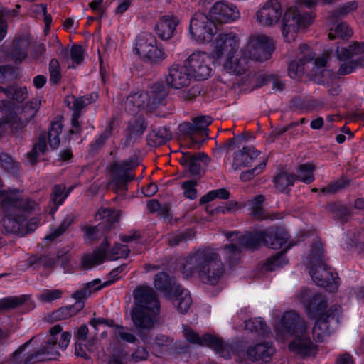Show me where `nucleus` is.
Listing matches in <instances>:
<instances>
[{
  "label": "nucleus",
  "mask_w": 364,
  "mask_h": 364,
  "mask_svg": "<svg viewBox=\"0 0 364 364\" xmlns=\"http://www.w3.org/2000/svg\"><path fill=\"white\" fill-rule=\"evenodd\" d=\"M94 100L95 99L92 95L84 96L74 100L71 107L73 110L71 118L73 129L70 131L71 134H77L80 132L81 129L78 122L80 117V111Z\"/></svg>",
  "instance_id": "obj_33"
},
{
  "label": "nucleus",
  "mask_w": 364,
  "mask_h": 364,
  "mask_svg": "<svg viewBox=\"0 0 364 364\" xmlns=\"http://www.w3.org/2000/svg\"><path fill=\"white\" fill-rule=\"evenodd\" d=\"M74 218L75 217L73 215H66L63 220L61 222L60 226L53 230L50 234L46 235L45 237V240L53 241L62 235L73 223Z\"/></svg>",
  "instance_id": "obj_49"
},
{
  "label": "nucleus",
  "mask_w": 364,
  "mask_h": 364,
  "mask_svg": "<svg viewBox=\"0 0 364 364\" xmlns=\"http://www.w3.org/2000/svg\"><path fill=\"white\" fill-rule=\"evenodd\" d=\"M352 36V31L345 23H341L336 26L334 30L331 29L328 38L331 40L336 37L341 38H348Z\"/></svg>",
  "instance_id": "obj_56"
},
{
  "label": "nucleus",
  "mask_w": 364,
  "mask_h": 364,
  "mask_svg": "<svg viewBox=\"0 0 364 364\" xmlns=\"http://www.w3.org/2000/svg\"><path fill=\"white\" fill-rule=\"evenodd\" d=\"M240 48V38L233 32L220 33L213 42V55L216 59L237 53Z\"/></svg>",
  "instance_id": "obj_16"
},
{
  "label": "nucleus",
  "mask_w": 364,
  "mask_h": 364,
  "mask_svg": "<svg viewBox=\"0 0 364 364\" xmlns=\"http://www.w3.org/2000/svg\"><path fill=\"white\" fill-rule=\"evenodd\" d=\"M27 299V296H9L0 299V311H8L22 305Z\"/></svg>",
  "instance_id": "obj_47"
},
{
  "label": "nucleus",
  "mask_w": 364,
  "mask_h": 364,
  "mask_svg": "<svg viewBox=\"0 0 364 364\" xmlns=\"http://www.w3.org/2000/svg\"><path fill=\"white\" fill-rule=\"evenodd\" d=\"M0 164L9 173L16 174L18 172L19 164L14 161L12 158L6 153L0 154Z\"/></svg>",
  "instance_id": "obj_58"
},
{
  "label": "nucleus",
  "mask_w": 364,
  "mask_h": 364,
  "mask_svg": "<svg viewBox=\"0 0 364 364\" xmlns=\"http://www.w3.org/2000/svg\"><path fill=\"white\" fill-rule=\"evenodd\" d=\"M222 250L223 254L230 265H234L237 263L240 259L242 249L240 245H238L236 238L232 239L230 243L225 245Z\"/></svg>",
  "instance_id": "obj_39"
},
{
  "label": "nucleus",
  "mask_w": 364,
  "mask_h": 364,
  "mask_svg": "<svg viewBox=\"0 0 364 364\" xmlns=\"http://www.w3.org/2000/svg\"><path fill=\"white\" fill-rule=\"evenodd\" d=\"M282 15V9L278 0H267L255 14L258 23L264 27L273 26Z\"/></svg>",
  "instance_id": "obj_17"
},
{
  "label": "nucleus",
  "mask_w": 364,
  "mask_h": 364,
  "mask_svg": "<svg viewBox=\"0 0 364 364\" xmlns=\"http://www.w3.org/2000/svg\"><path fill=\"white\" fill-rule=\"evenodd\" d=\"M149 99V95H146V92H137L131 94L127 97L125 101V110L131 114H134L137 112L139 109L147 108L151 109Z\"/></svg>",
  "instance_id": "obj_30"
},
{
  "label": "nucleus",
  "mask_w": 364,
  "mask_h": 364,
  "mask_svg": "<svg viewBox=\"0 0 364 364\" xmlns=\"http://www.w3.org/2000/svg\"><path fill=\"white\" fill-rule=\"evenodd\" d=\"M171 138V132L166 127H160L156 130L151 131L146 137L148 145L151 146H159Z\"/></svg>",
  "instance_id": "obj_37"
},
{
  "label": "nucleus",
  "mask_w": 364,
  "mask_h": 364,
  "mask_svg": "<svg viewBox=\"0 0 364 364\" xmlns=\"http://www.w3.org/2000/svg\"><path fill=\"white\" fill-rule=\"evenodd\" d=\"M245 328L252 332L257 333L259 335L262 336H265L269 333L267 324L261 318H255L246 321Z\"/></svg>",
  "instance_id": "obj_46"
},
{
  "label": "nucleus",
  "mask_w": 364,
  "mask_h": 364,
  "mask_svg": "<svg viewBox=\"0 0 364 364\" xmlns=\"http://www.w3.org/2000/svg\"><path fill=\"white\" fill-rule=\"evenodd\" d=\"M217 33V27L213 21L205 14L195 13L189 23V34L198 43H208L212 41Z\"/></svg>",
  "instance_id": "obj_9"
},
{
  "label": "nucleus",
  "mask_w": 364,
  "mask_h": 364,
  "mask_svg": "<svg viewBox=\"0 0 364 364\" xmlns=\"http://www.w3.org/2000/svg\"><path fill=\"white\" fill-rule=\"evenodd\" d=\"M134 51L144 61L154 65L160 64L167 58L162 46L150 33H141L137 36Z\"/></svg>",
  "instance_id": "obj_7"
},
{
  "label": "nucleus",
  "mask_w": 364,
  "mask_h": 364,
  "mask_svg": "<svg viewBox=\"0 0 364 364\" xmlns=\"http://www.w3.org/2000/svg\"><path fill=\"white\" fill-rule=\"evenodd\" d=\"M63 126L59 122H54L51 124L48 134H41L38 141L34 144L32 150L28 153V159L31 165L37 163L39 154H45L47 150L46 140L48 138L49 144L53 149H57L60 145L59 135L62 132Z\"/></svg>",
  "instance_id": "obj_11"
},
{
  "label": "nucleus",
  "mask_w": 364,
  "mask_h": 364,
  "mask_svg": "<svg viewBox=\"0 0 364 364\" xmlns=\"http://www.w3.org/2000/svg\"><path fill=\"white\" fill-rule=\"evenodd\" d=\"M33 339V337L26 342L23 345L21 346L14 353V358L19 364H34L37 362L55 360L58 356H59V353L55 350L56 345H48L47 341L46 346L42 347L41 349L34 353H28L23 358L18 360L20 354L30 345Z\"/></svg>",
  "instance_id": "obj_14"
},
{
  "label": "nucleus",
  "mask_w": 364,
  "mask_h": 364,
  "mask_svg": "<svg viewBox=\"0 0 364 364\" xmlns=\"http://www.w3.org/2000/svg\"><path fill=\"white\" fill-rule=\"evenodd\" d=\"M238 245H240L242 249H257L261 243L264 244V233L263 231H257L248 232L245 235H241L236 237Z\"/></svg>",
  "instance_id": "obj_35"
},
{
  "label": "nucleus",
  "mask_w": 364,
  "mask_h": 364,
  "mask_svg": "<svg viewBox=\"0 0 364 364\" xmlns=\"http://www.w3.org/2000/svg\"><path fill=\"white\" fill-rule=\"evenodd\" d=\"M107 247H108V242L105 239L93 252L85 255L81 260L82 267L85 269H90L96 265L101 264L106 257Z\"/></svg>",
  "instance_id": "obj_32"
},
{
  "label": "nucleus",
  "mask_w": 364,
  "mask_h": 364,
  "mask_svg": "<svg viewBox=\"0 0 364 364\" xmlns=\"http://www.w3.org/2000/svg\"><path fill=\"white\" fill-rule=\"evenodd\" d=\"M192 78V75L183 63V66L172 65L168 70V75L166 81L168 87L173 89H181L188 86Z\"/></svg>",
  "instance_id": "obj_20"
},
{
  "label": "nucleus",
  "mask_w": 364,
  "mask_h": 364,
  "mask_svg": "<svg viewBox=\"0 0 364 364\" xmlns=\"http://www.w3.org/2000/svg\"><path fill=\"white\" fill-rule=\"evenodd\" d=\"M340 311V306H335L333 310L331 308L328 311L322 314L315 322L312 328L313 338L316 342H323L325 338L329 335V322L331 320H337L336 314Z\"/></svg>",
  "instance_id": "obj_21"
},
{
  "label": "nucleus",
  "mask_w": 364,
  "mask_h": 364,
  "mask_svg": "<svg viewBox=\"0 0 364 364\" xmlns=\"http://www.w3.org/2000/svg\"><path fill=\"white\" fill-rule=\"evenodd\" d=\"M107 249V247H106ZM129 250L126 245L116 244L109 251L106 250V257L109 260H116L119 258L127 257Z\"/></svg>",
  "instance_id": "obj_53"
},
{
  "label": "nucleus",
  "mask_w": 364,
  "mask_h": 364,
  "mask_svg": "<svg viewBox=\"0 0 364 364\" xmlns=\"http://www.w3.org/2000/svg\"><path fill=\"white\" fill-rule=\"evenodd\" d=\"M274 50L273 40L266 35L255 33L250 36L246 53L252 59L264 61L269 59Z\"/></svg>",
  "instance_id": "obj_12"
},
{
  "label": "nucleus",
  "mask_w": 364,
  "mask_h": 364,
  "mask_svg": "<svg viewBox=\"0 0 364 364\" xmlns=\"http://www.w3.org/2000/svg\"><path fill=\"white\" fill-rule=\"evenodd\" d=\"M212 20L219 23H228L240 18L237 7L232 3L221 1L215 2L210 9Z\"/></svg>",
  "instance_id": "obj_19"
},
{
  "label": "nucleus",
  "mask_w": 364,
  "mask_h": 364,
  "mask_svg": "<svg viewBox=\"0 0 364 364\" xmlns=\"http://www.w3.org/2000/svg\"><path fill=\"white\" fill-rule=\"evenodd\" d=\"M184 63L193 77L198 80L207 79L213 72V60L210 54L206 52H193Z\"/></svg>",
  "instance_id": "obj_10"
},
{
  "label": "nucleus",
  "mask_w": 364,
  "mask_h": 364,
  "mask_svg": "<svg viewBox=\"0 0 364 364\" xmlns=\"http://www.w3.org/2000/svg\"><path fill=\"white\" fill-rule=\"evenodd\" d=\"M327 259L320 239L316 237L311 246L306 266L316 285L326 288L330 292H333L338 289L339 278L337 273L333 272L328 266Z\"/></svg>",
  "instance_id": "obj_5"
},
{
  "label": "nucleus",
  "mask_w": 364,
  "mask_h": 364,
  "mask_svg": "<svg viewBox=\"0 0 364 364\" xmlns=\"http://www.w3.org/2000/svg\"><path fill=\"white\" fill-rule=\"evenodd\" d=\"M299 48L302 56L298 60H292L288 65V74L291 78L301 77L306 71V64L311 62L314 58V54L309 46L301 45Z\"/></svg>",
  "instance_id": "obj_22"
},
{
  "label": "nucleus",
  "mask_w": 364,
  "mask_h": 364,
  "mask_svg": "<svg viewBox=\"0 0 364 364\" xmlns=\"http://www.w3.org/2000/svg\"><path fill=\"white\" fill-rule=\"evenodd\" d=\"M193 122H184L178 126L180 133L191 136L194 134L206 131L213 119L210 116H198L193 119Z\"/></svg>",
  "instance_id": "obj_27"
},
{
  "label": "nucleus",
  "mask_w": 364,
  "mask_h": 364,
  "mask_svg": "<svg viewBox=\"0 0 364 364\" xmlns=\"http://www.w3.org/2000/svg\"><path fill=\"white\" fill-rule=\"evenodd\" d=\"M328 210L338 217L342 223H346L348 218L351 216L350 210L345 205L339 203L329 204Z\"/></svg>",
  "instance_id": "obj_55"
},
{
  "label": "nucleus",
  "mask_w": 364,
  "mask_h": 364,
  "mask_svg": "<svg viewBox=\"0 0 364 364\" xmlns=\"http://www.w3.org/2000/svg\"><path fill=\"white\" fill-rule=\"evenodd\" d=\"M134 300L131 316L135 327L140 330L152 328L160 312L156 291L151 287H139L134 293Z\"/></svg>",
  "instance_id": "obj_4"
},
{
  "label": "nucleus",
  "mask_w": 364,
  "mask_h": 364,
  "mask_svg": "<svg viewBox=\"0 0 364 364\" xmlns=\"http://www.w3.org/2000/svg\"><path fill=\"white\" fill-rule=\"evenodd\" d=\"M139 165L138 158L132 157L121 162L114 161L109 166L112 175L111 185L117 194L124 195L127 191V184L134 178L132 173Z\"/></svg>",
  "instance_id": "obj_8"
},
{
  "label": "nucleus",
  "mask_w": 364,
  "mask_h": 364,
  "mask_svg": "<svg viewBox=\"0 0 364 364\" xmlns=\"http://www.w3.org/2000/svg\"><path fill=\"white\" fill-rule=\"evenodd\" d=\"M263 233L264 245L272 249L281 248L287 242L288 234L282 228H270Z\"/></svg>",
  "instance_id": "obj_29"
},
{
  "label": "nucleus",
  "mask_w": 364,
  "mask_h": 364,
  "mask_svg": "<svg viewBox=\"0 0 364 364\" xmlns=\"http://www.w3.org/2000/svg\"><path fill=\"white\" fill-rule=\"evenodd\" d=\"M364 66V58L360 57L355 60L342 63L338 70V74L346 75L351 73L356 68Z\"/></svg>",
  "instance_id": "obj_57"
},
{
  "label": "nucleus",
  "mask_w": 364,
  "mask_h": 364,
  "mask_svg": "<svg viewBox=\"0 0 364 364\" xmlns=\"http://www.w3.org/2000/svg\"><path fill=\"white\" fill-rule=\"evenodd\" d=\"M196 185L197 182L192 180L182 183L181 187L184 190L183 194L186 198L193 200L197 197Z\"/></svg>",
  "instance_id": "obj_63"
},
{
  "label": "nucleus",
  "mask_w": 364,
  "mask_h": 364,
  "mask_svg": "<svg viewBox=\"0 0 364 364\" xmlns=\"http://www.w3.org/2000/svg\"><path fill=\"white\" fill-rule=\"evenodd\" d=\"M314 170V166L310 164H301L299 166L297 170L298 175L296 179L301 180L305 183H311L314 180L313 171Z\"/></svg>",
  "instance_id": "obj_51"
},
{
  "label": "nucleus",
  "mask_w": 364,
  "mask_h": 364,
  "mask_svg": "<svg viewBox=\"0 0 364 364\" xmlns=\"http://www.w3.org/2000/svg\"><path fill=\"white\" fill-rule=\"evenodd\" d=\"M259 154L260 151L254 146H244L241 150L235 153L232 168L235 170H238L242 167L250 166Z\"/></svg>",
  "instance_id": "obj_28"
},
{
  "label": "nucleus",
  "mask_w": 364,
  "mask_h": 364,
  "mask_svg": "<svg viewBox=\"0 0 364 364\" xmlns=\"http://www.w3.org/2000/svg\"><path fill=\"white\" fill-rule=\"evenodd\" d=\"M50 80L53 84H58L61 79L60 67L57 59H52L49 63Z\"/></svg>",
  "instance_id": "obj_59"
},
{
  "label": "nucleus",
  "mask_w": 364,
  "mask_h": 364,
  "mask_svg": "<svg viewBox=\"0 0 364 364\" xmlns=\"http://www.w3.org/2000/svg\"><path fill=\"white\" fill-rule=\"evenodd\" d=\"M356 1H349L343 6L337 8L329 14L328 18L331 21H334L339 18H343L358 9Z\"/></svg>",
  "instance_id": "obj_45"
},
{
  "label": "nucleus",
  "mask_w": 364,
  "mask_h": 364,
  "mask_svg": "<svg viewBox=\"0 0 364 364\" xmlns=\"http://www.w3.org/2000/svg\"><path fill=\"white\" fill-rule=\"evenodd\" d=\"M100 282V279H96L87 282L82 289L75 291L72 296L76 300V302L73 305L61 307L53 312V318L55 320L67 319L81 311L85 306L84 299L90 296L92 293L91 287L95 284H99Z\"/></svg>",
  "instance_id": "obj_13"
},
{
  "label": "nucleus",
  "mask_w": 364,
  "mask_h": 364,
  "mask_svg": "<svg viewBox=\"0 0 364 364\" xmlns=\"http://www.w3.org/2000/svg\"><path fill=\"white\" fill-rule=\"evenodd\" d=\"M95 220H104L97 226H84L82 230L85 234V240L90 242L98 240L100 231L109 230L118 220V216L110 209H100L95 214Z\"/></svg>",
  "instance_id": "obj_15"
},
{
  "label": "nucleus",
  "mask_w": 364,
  "mask_h": 364,
  "mask_svg": "<svg viewBox=\"0 0 364 364\" xmlns=\"http://www.w3.org/2000/svg\"><path fill=\"white\" fill-rule=\"evenodd\" d=\"M126 268H127V264H123L116 267L113 270H112L110 272V273L109 274V277L110 278H112V279L104 282L103 284H102V285H98V284L94 285V287H91L92 292L98 291V290L101 289L102 288H103L104 287L111 284L114 280H116L119 278L118 275L119 274V273L122 272Z\"/></svg>",
  "instance_id": "obj_61"
},
{
  "label": "nucleus",
  "mask_w": 364,
  "mask_h": 364,
  "mask_svg": "<svg viewBox=\"0 0 364 364\" xmlns=\"http://www.w3.org/2000/svg\"><path fill=\"white\" fill-rule=\"evenodd\" d=\"M247 54L245 51L238 49L237 53L228 55L224 63V69L230 74L242 75L248 68Z\"/></svg>",
  "instance_id": "obj_23"
},
{
  "label": "nucleus",
  "mask_w": 364,
  "mask_h": 364,
  "mask_svg": "<svg viewBox=\"0 0 364 364\" xmlns=\"http://www.w3.org/2000/svg\"><path fill=\"white\" fill-rule=\"evenodd\" d=\"M146 94L149 95V102L151 109H154L156 106L163 103L168 94V91L163 83L156 82L149 87Z\"/></svg>",
  "instance_id": "obj_36"
},
{
  "label": "nucleus",
  "mask_w": 364,
  "mask_h": 364,
  "mask_svg": "<svg viewBox=\"0 0 364 364\" xmlns=\"http://www.w3.org/2000/svg\"><path fill=\"white\" fill-rule=\"evenodd\" d=\"M290 247L291 245H289L285 250L267 259L263 265V269L267 272H272L287 264L288 260L285 257V252Z\"/></svg>",
  "instance_id": "obj_42"
},
{
  "label": "nucleus",
  "mask_w": 364,
  "mask_h": 364,
  "mask_svg": "<svg viewBox=\"0 0 364 364\" xmlns=\"http://www.w3.org/2000/svg\"><path fill=\"white\" fill-rule=\"evenodd\" d=\"M173 297H175V305L178 310L182 314L186 313L192 304L190 292L180 287L179 292L172 294L170 298Z\"/></svg>",
  "instance_id": "obj_41"
},
{
  "label": "nucleus",
  "mask_w": 364,
  "mask_h": 364,
  "mask_svg": "<svg viewBox=\"0 0 364 364\" xmlns=\"http://www.w3.org/2000/svg\"><path fill=\"white\" fill-rule=\"evenodd\" d=\"M181 271L184 278L196 275L203 284L216 285L223 277L225 267L216 250L205 247L190 252Z\"/></svg>",
  "instance_id": "obj_1"
},
{
  "label": "nucleus",
  "mask_w": 364,
  "mask_h": 364,
  "mask_svg": "<svg viewBox=\"0 0 364 364\" xmlns=\"http://www.w3.org/2000/svg\"><path fill=\"white\" fill-rule=\"evenodd\" d=\"M112 126L109 124L103 133H102L99 137L95 140V141L90 144V147L92 151L97 150L102 147L105 143L106 140L112 135Z\"/></svg>",
  "instance_id": "obj_62"
},
{
  "label": "nucleus",
  "mask_w": 364,
  "mask_h": 364,
  "mask_svg": "<svg viewBox=\"0 0 364 364\" xmlns=\"http://www.w3.org/2000/svg\"><path fill=\"white\" fill-rule=\"evenodd\" d=\"M203 345H206L213 348L217 353L220 354L222 357L229 358V348L224 346L223 341L214 336L210 334H205L203 336Z\"/></svg>",
  "instance_id": "obj_38"
},
{
  "label": "nucleus",
  "mask_w": 364,
  "mask_h": 364,
  "mask_svg": "<svg viewBox=\"0 0 364 364\" xmlns=\"http://www.w3.org/2000/svg\"><path fill=\"white\" fill-rule=\"evenodd\" d=\"M274 353V349L272 344L269 343H262L250 346L247 349V355L250 360L267 362Z\"/></svg>",
  "instance_id": "obj_31"
},
{
  "label": "nucleus",
  "mask_w": 364,
  "mask_h": 364,
  "mask_svg": "<svg viewBox=\"0 0 364 364\" xmlns=\"http://www.w3.org/2000/svg\"><path fill=\"white\" fill-rule=\"evenodd\" d=\"M147 128V122L144 117H139L129 121L127 127L126 134L122 141V145L127 147L137 142Z\"/></svg>",
  "instance_id": "obj_24"
},
{
  "label": "nucleus",
  "mask_w": 364,
  "mask_h": 364,
  "mask_svg": "<svg viewBox=\"0 0 364 364\" xmlns=\"http://www.w3.org/2000/svg\"><path fill=\"white\" fill-rule=\"evenodd\" d=\"M40 105L39 100L33 99L22 107L19 114L23 116L26 122H28L36 115Z\"/></svg>",
  "instance_id": "obj_52"
},
{
  "label": "nucleus",
  "mask_w": 364,
  "mask_h": 364,
  "mask_svg": "<svg viewBox=\"0 0 364 364\" xmlns=\"http://www.w3.org/2000/svg\"><path fill=\"white\" fill-rule=\"evenodd\" d=\"M19 112L18 108L16 109L13 107V110L6 114L7 124H9L12 129H21L28 123L25 121L22 115H21V117L18 116Z\"/></svg>",
  "instance_id": "obj_48"
},
{
  "label": "nucleus",
  "mask_w": 364,
  "mask_h": 364,
  "mask_svg": "<svg viewBox=\"0 0 364 364\" xmlns=\"http://www.w3.org/2000/svg\"><path fill=\"white\" fill-rule=\"evenodd\" d=\"M178 23V18L173 15L163 16L156 23L154 30L162 41L169 40L173 36Z\"/></svg>",
  "instance_id": "obj_25"
},
{
  "label": "nucleus",
  "mask_w": 364,
  "mask_h": 364,
  "mask_svg": "<svg viewBox=\"0 0 364 364\" xmlns=\"http://www.w3.org/2000/svg\"><path fill=\"white\" fill-rule=\"evenodd\" d=\"M29 39L26 36L16 38L12 43L10 55L16 63L22 62L28 56Z\"/></svg>",
  "instance_id": "obj_34"
},
{
  "label": "nucleus",
  "mask_w": 364,
  "mask_h": 364,
  "mask_svg": "<svg viewBox=\"0 0 364 364\" xmlns=\"http://www.w3.org/2000/svg\"><path fill=\"white\" fill-rule=\"evenodd\" d=\"M338 58L340 60H346L353 55L364 53V43H355L348 48H341L336 50Z\"/></svg>",
  "instance_id": "obj_43"
},
{
  "label": "nucleus",
  "mask_w": 364,
  "mask_h": 364,
  "mask_svg": "<svg viewBox=\"0 0 364 364\" xmlns=\"http://www.w3.org/2000/svg\"><path fill=\"white\" fill-rule=\"evenodd\" d=\"M350 181L348 179L341 178L322 188L321 192L326 194H333L339 190L347 187Z\"/></svg>",
  "instance_id": "obj_60"
},
{
  "label": "nucleus",
  "mask_w": 364,
  "mask_h": 364,
  "mask_svg": "<svg viewBox=\"0 0 364 364\" xmlns=\"http://www.w3.org/2000/svg\"><path fill=\"white\" fill-rule=\"evenodd\" d=\"M155 288L162 292L166 296L171 297L172 294L179 292L180 285L174 277H171L164 272L156 274L154 278Z\"/></svg>",
  "instance_id": "obj_26"
},
{
  "label": "nucleus",
  "mask_w": 364,
  "mask_h": 364,
  "mask_svg": "<svg viewBox=\"0 0 364 364\" xmlns=\"http://www.w3.org/2000/svg\"><path fill=\"white\" fill-rule=\"evenodd\" d=\"M282 330L294 339L289 344V350L301 357L316 355L317 348L312 343L307 332V323L294 311H286L280 321Z\"/></svg>",
  "instance_id": "obj_3"
},
{
  "label": "nucleus",
  "mask_w": 364,
  "mask_h": 364,
  "mask_svg": "<svg viewBox=\"0 0 364 364\" xmlns=\"http://www.w3.org/2000/svg\"><path fill=\"white\" fill-rule=\"evenodd\" d=\"M316 4V0H302L286 11L283 18L282 33L287 41H291L288 37L289 33H295L296 29L306 28L312 23L315 15L311 11H306L305 8L311 9Z\"/></svg>",
  "instance_id": "obj_6"
},
{
  "label": "nucleus",
  "mask_w": 364,
  "mask_h": 364,
  "mask_svg": "<svg viewBox=\"0 0 364 364\" xmlns=\"http://www.w3.org/2000/svg\"><path fill=\"white\" fill-rule=\"evenodd\" d=\"M267 159H264L257 166L254 168L243 171L240 174V179L243 181L251 180L255 176L259 174L266 166Z\"/></svg>",
  "instance_id": "obj_64"
},
{
  "label": "nucleus",
  "mask_w": 364,
  "mask_h": 364,
  "mask_svg": "<svg viewBox=\"0 0 364 364\" xmlns=\"http://www.w3.org/2000/svg\"><path fill=\"white\" fill-rule=\"evenodd\" d=\"M299 299L304 304L307 315L314 318L318 315H322L323 311L327 307V301L325 296L320 294H311L309 289L304 288L299 294Z\"/></svg>",
  "instance_id": "obj_18"
},
{
  "label": "nucleus",
  "mask_w": 364,
  "mask_h": 364,
  "mask_svg": "<svg viewBox=\"0 0 364 364\" xmlns=\"http://www.w3.org/2000/svg\"><path fill=\"white\" fill-rule=\"evenodd\" d=\"M195 236V232L191 229H187L183 232L173 235L168 237V244L170 246H176L181 242H186L188 240L193 239Z\"/></svg>",
  "instance_id": "obj_54"
},
{
  "label": "nucleus",
  "mask_w": 364,
  "mask_h": 364,
  "mask_svg": "<svg viewBox=\"0 0 364 364\" xmlns=\"http://www.w3.org/2000/svg\"><path fill=\"white\" fill-rule=\"evenodd\" d=\"M296 180V175L283 171L275 176L274 183L277 188L283 192L287 191L289 186H293Z\"/></svg>",
  "instance_id": "obj_44"
},
{
  "label": "nucleus",
  "mask_w": 364,
  "mask_h": 364,
  "mask_svg": "<svg viewBox=\"0 0 364 364\" xmlns=\"http://www.w3.org/2000/svg\"><path fill=\"white\" fill-rule=\"evenodd\" d=\"M265 198L263 195H258L249 201L250 215L257 220L267 219L269 217L262 207Z\"/></svg>",
  "instance_id": "obj_40"
},
{
  "label": "nucleus",
  "mask_w": 364,
  "mask_h": 364,
  "mask_svg": "<svg viewBox=\"0 0 364 364\" xmlns=\"http://www.w3.org/2000/svg\"><path fill=\"white\" fill-rule=\"evenodd\" d=\"M208 161L207 155L203 153L193 155L188 166L190 173L193 176H200L202 171L201 162L206 164Z\"/></svg>",
  "instance_id": "obj_50"
},
{
  "label": "nucleus",
  "mask_w": 364,
  "mask_h": 364,
  "mask_svg": "<svg viewBox=\"0 0 364 364\" xmlns=\"http://www.w3.org/2000/svg\"><path fill=\"white\" fill-rule=\"evenodd\" d=\"M38 206L37 203L20 192L13 191L1 194V208L5 214L2 225L9 234L23 236L28 234L26 220L30 213Z\"/></svg>",
  "instance_id": "obj_2"
}]
</instances>
